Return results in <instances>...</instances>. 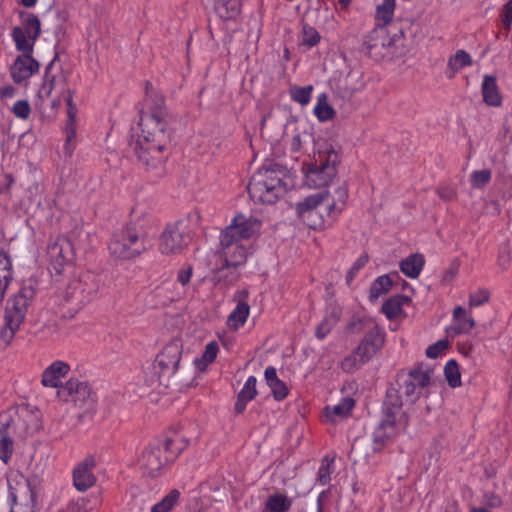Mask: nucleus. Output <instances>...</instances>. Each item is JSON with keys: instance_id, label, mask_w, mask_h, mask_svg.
Masks as SVG:
<instances>
[{"instance_id": "obj_1", "label": "nucleus", "mask_w": 512, "mask_h": 512, "mask_svg": "<svg viewBox=\"0 0 512 512\" xmlns=\"http://www.w3.org/2000/svg\"><path fill=\"white\" fill-rule=\"evenodd\" d=\"M145 95L139 121L140 133L133 150L150 177L156 181L166 174L165 151L170 140V115L163 95L150 82L145 83Z\"/></svg>"}, {"instance_id": "obj_2", "label": "nucleus", "mask_w": 512, "mask_h": 512, "mask_svg": "<svg viewBox=\"0 0 512 512\" xmlns=\"http://www.w3.org/2000/svg\"><path fill=\"white\" fill-rule=\"evenodd\" d=\"M429 383L430 371L424 370L423 366L419 365L409 371L406 376H402L399 390L395 388L387 390L382 409L383 417L373 432L374 451H379L387 441L404 431L408 426V416L403 411L400 393L408 401L414 403Z\"/></svg>"}, {"instance_id": "obj_3", "label": "nucleus", "mask_w": 512, "mask_h": 512, "mask_svg": "<svg viewBox=\"0 0 512 512\" xmlns=\"http://www.w3.org/2000/svg\"><path fill=\"white\" fill-rule=\"evenodd\" d=\"M339 163L338 150L329 142L320 143L313 162L308 166L306 184L310 188L326 187L335 178Z\"/></svg>"}, {"instance_id": "obj_4", "label": "nucleus", "mask_w": 512, "mask_h": 512, "mask_svg": "<svg viewBox=\"0 0 512 512\" xmlns=\"http://www.w3.org/2000/svg\"><path fill=\"white\" fill-rule=\"evenodd\" d=\"M34 297L35 289L31 285H25L8 300L4 317L5 326L0 333V340L5 347L11 343L16 331L23 324Z\"/></svg>"}, {"instance_id": "obj_5", "label": "nucleus", "mask_w": 512, "mask_h": 512, "mask_svg": "<svg viewBox=\"0 0 512 512\" xmlns=\"http://www.w3.org/2000/svg\"><path fill=\"white\" fill-rule=\"evenodd\" d=\"M281 174L274 168H262L254 173L248 184L251 199L263 204L275 203L288 189Z\"/></svg>"}, {"instance_id": "obj_6", "label": "nucleus", "mask_w": 512, "mask_h": 512, "mask_svg": "<svg viewBox=\"0 0 512 512\" xmlns=\"http://www.w3.org/2000/svg\"><path fill=\"white\" fill-rule=\"evenodd\" d=\"M99 280L92 273H84L70 280L63 293V301L73 313L79 312L98 294Z\"/></svg>"}, {"instance_id": "obj_7", "label": "nucleus", "mask_w": 512, "mask_h": 512, "mask_svg": "<svg viewBox=\"0 0 512 512\" xmlns=\"http://www.w3.org/2000/svg\"><path fill=\"white\" fill-rule=\"evenodd\" d=\"M346 329L352 334L364 332V336L356 348L369 361L381 351L385 344V331L373 319H353L347 324Z\"/></svg>"}, {"instance_id": "obj_8", "label": "nucleus", "mask_w": 512, "mask_h": 512, "mask_svg": "<svg viewBox=\"0 0 512 512\" xmlns=\"http://www.w3.org/2000/svg\"><path fill=\"white\" fill-rule=\"evenodd\" d=\"M220 255L224 259V263L217 269L219 274V282L225 279V284L231 286L235 284L240 275L237 272H231L230 276L224 275L225 270L234 268L237 269L243 266L248 257L247 248L241 244L240 240L233 237H227V235L221 233L220 236Z\"/></svg>"}, {"instance_id": "obj_9", "label": "nucleus", "mask_w": 512, "mask_h": 512, "mask_svg": "<svg viewBox=\"0 0 512 512\" xmlns=\"http://www.w3.org/2000/svg\"><path fill=\"white\" fill-rule=\"evenodd\" d=\"M150 246L135 227L127 226L113 234L108 249L114 258L126 260L139 256Z\"/></svg>"}, {"instance_id": "obj_10", "label": "nucleus", "mask_w": 512, "mask_h": 512, "mask_svg": "<svg viewBox=\"0 0 512 512\" xmlns=\"http://www.w3.org/2000/svg\"><path fill=\"white\" fill-rule=\"evenodd\" d=\"M191 241L188 224L179 220L166 225L159 239V250L162 254H178L186 248Z\"/></svg>"}, {"instance_id": "obj_11", "label": "nucleus", "mask_w": 512, "mask_h": 512, "mask_svg": "<svg viewBox=\"0 0 512 512\" xmlns=\"http://www.w3.org/2000/svg\"><path fill=\"white\" fill-rule=\"evenodd\" d=\"M40 33L39 18L35 14L27 13L22 15V26L14 27L11 36L18 51L33 52Z\"/></svg>"}, {"instance_id": "obj_12", "label": "nucleus", "mask_w": 512, "mask_h": 512, "mask_svg": "<svg viewBox=\"0 0 512 512\" xmlns=\"http://www.w3.org/2000/svg\"><path fill=\"white\" fill-rule=\"evenodd\" d=\"M328 193L319 192L306 197L296 205L298 217L312 229H320L325 226L326 220L320 213V207L327 202Z\"/></svg>"}, {"instance_id": "obj_13", "label": "nucleus", "mask_w": 512, "mask_h": 512, "mask_svg": "<svg viewBox=\"0 0 512 512\" xmlns=\"http://www.w3.org/2000/svg\"><path fill=\"white\" fill-rule=\"evenodd\" d=\"M182 355V345L179 341L168 343L158 353L153 363L154 373L158 375L159 380L162 377H171L178 369Z\"/></svg>"}, {"instance_id": "obj_14", "label": "nucleus", "mask_w": 512, "mask_h": 512, "mask_svg": "<svg viewBox=\"0 0 512 512\" xmlns=\"http://www.w3.org/2000/svg\"><path fill=\"white\" fill-rule=\"evenodd\" d=\"M167 464V458L163 455L160 443H151L146 446L139 458L140 468L148 477L158 476Z\"/></svg>"}, {"instance_id": "obj_15", "label": "nucleus", "mask_w": 512, "mask_h": 512, "mask_svg": "<svg viewBox=\"0 0 512 512\" xmlns=\"http://www.w3.org/2000/svg\"><path fill=\"white\" fill-rule=\"evenodd\" d=\"M261 222L252 216L236 215L222 233L237 240L249 239L260 231Z\"/></svg>"}, {"instance_id": "obj_16", "label": "nucleus", "mask_w": 512, "mask_h": 512, "mask_svg": "<svg viewBox=\"0 0 512 512\" xmlns=\"http://www.w3.org/2000/svg\"><path fill=\"white\" fill-rule=\"evenodd\" d=\"M10 66V75L16 84L26 82L31 76L39 72L40 64L32 57L33 52L20 51Z\"/></svg>"}, {"instance_id": "obj_17", "label": "nucleus", "mask_w": 512, "mask_h": 512, "mask_svg": "<svg viewBox=\"0 0 512 512\" xmlns=\"http://www.w3.org/2000/svg\"><path fill=\"white\" fill-rule=\"evenodd\" d=\"M392 40L388 35V31L384 25L377 24L365 38L364 49L366 53L374 58H382L391 45Z\"/></svg>"}, {"instance_id": "obj_18", "label": "nucleus", "mask_w": 512, "mask_h": 512, "mask_svg": "<svg viewBox=\"0 0 512 512\" xmlns=\"http://www.w3.org/2000/svg\"><path fill=\"white\" fill-rule=\"evenodd\" d=\"M57 393L63 401H72L80 405L86 403L92 397L89 384L77 379L68 380L65 385H61Z\"/></svg>"}, {"instance_id": "obj_19", "label": "nucleus", "mask_w": 512, "mask_h": 512, "mask_svg": "<svg viewBox=\"0 0 512 512\" xmlns=\"http://www.w3.org/2000/svg\"><path fill=\"white\" fill-rule=\"evenodd\" d=\"M96 461L93 456H87L83 461L79 462L73 470L74 487L81 492L92 487L96 482L93 469Z\"/></svg>"}, {"instance_id": "obj_20", "label": "nucleus", "mask_w": 512, "mask_h": 512, "mask_svg": "<svg viewBox=\"0 0 512 512\" xmlns=\"http://www.w3.org/2000/svg\"><path fill=\"white\" fill-rule=\"evenodd\" d=\"M249 291L247 289L238 290L233 295V301L236 307L229 314L227 324L230 328L237 330L242 327L250 313V306L248 304Z\"/></svg>"}, {"instance_id": "obj_21", "label": "nucleus", "mask_w": 512, "mask_h": 512, "mask_svg": "<svg viewBox=\"0 0 512 512\" xmlns=\"http://www.w3.org/2000/svg\"><path fill=\"white\" fill-rule=\"evenodd\" d=\"M48 257L56 270H60L73 258L72 246L66 238H57L48 246Z\"/></svg>"}, {"instance_id": "obj_22", "label": "nucleus", "mask_w": 512, "mask_h": 512, "mask_svg": "<svg viewBox=\"0 0 512 512\" xmlns=\"http://www.w3.org/2000/svg\"><path fill=\"white\" fill-rule=\"evenodd\" d=\"M70 371V365L64 361L57 360L44 369L41 384L44 387L59 388L61 379Z\"/></svg>"}, {"instance_id": "obj_23", "label": "nucleus", "mask_w": 512, "mask_h": 512, "mask_svg": "<svg viewBox=\"0 0 512 512\" xmlns=\"http://www.w3.org/2000/svg\"><path fill=\"white\" fill-rule=\"evenodd\" d=\"M57 58L55 56L45 69L43 83L38 91V96L42 99L49 98L57 86H65L66 84V77L61 71L56 74L51 73Z\"/></svg>"}, {"instance_id": "obj_24", "label": "nucleus", "mask_w": 512, "mask_h": 512, "mask_svg": "<svg viewBox=\"0 0 512 512\" xmlns=\"http://www.w3.org/2000/svg\"><path fill=\"white\" fill-rule=\"evenodd\" d=\"M65 102L68 106V122L65 128L66 140L64 144L65 154L71 156L76 147V128H75V113L72 92L70 89H67V96L65 98Z\"/></svg>"}, {"instance_id": "obj_25", "label": "nucleus", "mask_w": 512, "mask_h": 512, "mask_svg": "<svg viewBox=\"0 0 512 512\" xmlns=\"http://www.w3.org/2000/svg\"><path fill=\"white\" fill-rule=\"evenodd\" d=\"M410 298L405 295H394L382 305V312L388 319H396L403 314V306L410 303Z\"/></svg>"}, {"instance_id": "obj_26", "label": "nucleus", "mask_w": 512, "mask_h": 512, "mask_svg": "<svg viewBox=\"0 0 512 512\" xmlns=\"http://www.w3.org/2000/svg\"><path fill=\"white\" fill-rule=\"evenodd\" d=\"M482 94L484 102L489 106H499L501 104V96L497 86L496 77L485 75L482 83Z\"/></svg>"}, {"instance_id": "obj_27", "label": "nucleus", "mask_w": 512, "mask_h": 512, "mask_svg": "<svg viewBox=\"0 0 512 512\" xmlns=\"http://www.w3.org/2000/svg\"><path fill=\"white\" fill-rule=\"evenodd\" d=\"M12 280L13 270L11 260L8 254L2 251L0 252V304Z\"/></svg>"}, {"instance_id": "obj_28", "label": "nucleus", "mask_w": 512, "mask_h": 512, "mask_svg": "<svg viewBox=\"0 0 512 512\" xmlns=\"http://www.w3.org/2000/svg\"><path fill=\"white\" fill-rule=\"evenodd\" d=\"M163 455L167 458V462L174 461L179 454L188 446V441L182 437L166 438L160 443Z\"/></svg>"}, {"instance_id": "obj_29", "label": "nucleus", "mask_w": 512, "mask_h": 512, "mask_svg": "<svg viewBox=\"0 0 512 512\" xmlns=\"http://www.w3.org/2000/svg\"><path fill=\"white\" fill-rule=\"evenodd\" d=\"M425 259L421 254H412L400 262V270L410 278H417L423 269Z\"/></svg>"}, {"instance_id": "obj_30", "label": "nucleus", "mask_w": 512, "mask_h": 512, "mask_svg": "<svg viewBox=\"0 0 512 512\" xmlns=\"http://www.w3.org/2000/svg\"><path fill=\"white\" fill-rule=\"evenodd\" d=\"M472 64L471 56L464 50H458L456 53L451 56L448 60L447 64V76L448 78H453L454 75L466 66H470Z\"/></svg>"}, {"instance_id": "obj_31", "label": "nucleus", "mask_w": 512, "mask_h": 512, "mask_svg": "<svg viewBox=\"0 0 512 512\" xmlns=\"http://www.w3.org/2000/svg\"><path fill=\"white\" fill-rule=\"evenodd\" d=\"M355 405L354 400L351 397H344L341 401L330 407H325L326 416L331 420L335 421L336 418L347 417Z\"/></svg>"}, {"instance_id": "obj_32", "label": "nucleus", "mask_w": 512, "mask_h": 512, "mask_svg": "<svg viewBox=\"0 0 512 512\" xmlns=\"http://www.w3.org/2000/svg\"><path fill=\"white\" fill-rule=\"evenodd\" d=\"M453 318L455 321V326L453 327L455 334L468 333L475 326L474 320L467 316L465 309L461 306L454 308Z\"/></svg>"}, {"instance_id": "obj_33", "label": "nucleus", "mask_w": 512, "mask_h": 512, "mask_svg": "<svg viewBox=\"0 0 512 512\" xmlns=\"http://www.w3.org/2000/svg\"><path fill=\"white\" fill-rule=\"evenodd\" d=\"M368 362L369 360L355 348L350 354L343 358L340 362V368L345 373H353Z\"/></svg>"}, {"instance_id": "obj_34", "label": "nucleus", "mask_w": 512, "mask_h": 512, "mask_svg": "<svg viewBox=\"0 0 512 512\" xmlns=\"http://www.w3.org/2000/svg\"><path fill=\"white\" fill-rule=\"evenodd\" d=\"M348 198V190L346 186H340L334 193V199L331 203L326 204L327 216L334 219L344 208Z\"/></svg>"}, {"instance_id": "obj_35", "label": "nucleus", "mask_w": 512, "mask_h": 512, "mask_svg": "<svg viewBox=\"0 0 512 512\" xmlns=\"http://www.w3.org/2000/svg\"><path fill=\"white\" fill-rule=\"evenodd\" d=\"M10 422L3 423L0 427V459L7 464L13 454V441L7 433Z\"/></svg>"}, {"instance_id": "obj_36", "label": "nucleus", "mask_w": 512, "mask_h": 512, "mask_svg": "<svg viewBox=\"0 0 512 512\" xmlns=\"http://www.w3.org/2000/svg\"><path fill=\"white\" fill-rule=\"evenodd\" d=\"M314 114L321 122L328 121L334 118L336 112L327 101L325 93L317 97V103L314 107Z\"/></svg>"}, {"instance_id": "obj_37", "label": "nucleus", "mask_w": 512, "mask_h": 512, "mask_svg": "<svg viewBox=\"0 0 512 512\" xmlns=\"http://www.w3.org/2000/svg\"><path fill=\"white\" fill-rule=\"evenodd\" d=\"M292 501L284 494L275 493L268 497L265 507L270 512H287Z\"/></svg>"}, {"instance_id": "obj_38", "label": "nucleus", "mask_w": 512, "mask_h": 512, "mask_svg": "<svg viewBox=\"0 0 512 512\" xmlns=\"http://www.w3.org/2000/svg\"><path fill=\"white\" fill-rule=\"evenodd\" d=\"M240 0H217L216 10L221 18L232 19L240 12Z\"/></svg>"}, {"instance_id": "obj_39", "label": "nucleus", "mask_w": 512, "mask_h": 512, "mask_svg": "<svg viewBox=\"0 0 512 512\" xmlns=\"http://www.w3.org/2000/svg\"><path fill=\"white\" fill-rule=\"evenodd\" d=\"M393 284V279L389 275H382L375 279L370 287V298L377 299L379 296L387 293Z\"/></svg>"}, {"instance_id": "obj_40", "label": "nucleus", "mask_w": 512, "mask_h": 512, "mask_svg": "<svg viewBox=\"0 0 512 512\" xmlns=\"http://www.w3.org/2000/svg\"><path fill=\"white\" fill-rule=\"evenodd\" d=\"M313 90L314 88L312 85L304 87L295 85L289 89V95L294 102L305 106L310 102Z\"/></svg>"}, {"instance_id": "obj_41", "label": "nucleus", "mask_w": 512, "mask_h": 512, "mask_svg": "<svg viewBox=\"0 0 512 512\" xmlns=\"http://www.w3.org/2000/svg\"><path fill=\"white\" fill-rule=\"evenodd\" d=\"M444 375L448 385L452 388L461 386V374L455 360H449L444 367Z\"/></svg>"}, {"instance_id": "obj_42", "label": "nucleus", "mask_w": 512, "mask_h": 512, "mask_svg": "<svg viewBox=\"0 0 512 512\" xmlns=\"http://www.w3.org/2000/svg\"><path fill=\"white\" fill-rule=\"evenodd\" d=\"M179 496L178 490H171L160 502L152 507L151 512H170L177 504Z\"/></svg>"}, {"instance_id": "obj_43", "label": "nucleus", "mask_w": 512, "mask_h": 512, "mask_svg": "<svg viewBox=\"0 0 512 512\" xmlns=\"http://www.w3.org/2000/svg\"><path fill=\"white\" fill-rule=\"evenodd\" d=\"M395 9V0H383L376 9V19L382 21L385 26L392 20Z\"/></svg>"}, {"instance_id": "obj_44", "label": "nucleus", "mask_w": 512, "mask_h": 512, "mask_svg": "<svg viewBox=\"0 0 512 512\" xmlns=\"http://www.w3.org/2000/svg\"><path fill=\"white\" fill-rule=\"evenodd\" d=\"M492 178V171L490 169L475 170L470 175V183L474 189L484 188Z\"/></svg>"}, {"instance_id": "obj_45", "label": "nucleus", "mask_w": 512, "mask_h": 512, "mask_svg": "<svg viewBox=\"0 0 512 512\" xmlns=\"http://www.w3.org/2000/svg\"><path fill=\"white\" fill-rule=\"evenodd\" d=\"M333 458L324 457L318 469L317 480L321 485H327L331 481V474L334 472Z\"/></svg>"}, {"instance_id": "obj_46", "label": "nucleus", "mask_w": 512, "mask_h": 512, "mask_svg": "<svg viewBox=\"0 0 512 512\" xmlns=\"http://www.w3.org/2000/svg\"><path fill=\"white\" fill-rule=\"evenodd\" d=\"M320 41V34L311 26L304 25L302 29L301 44L311 48L317 45Z\"/></svg>"}, {"instance_id": "obj_47", "label": "nucleus", "mask_w": 512, "mask_h": 512, "mask_svg": "<svg viewBox=\"0 0 512 512\" xmlns=\"http://www.w3.org/2000/svg\"><path fill=\"white\" fill-rule=\"evenodd\" d=\"M218 350V344L214 341L206 345L201 359L197 361L200 369L205 368L209 363L215 360Z\"/></svg>"}, {"instance_id": "obj_48", "label": "nucleus", "mask_w": 512, "mask_h": 512, "mask_svg": "<svg viewBox=\"0 0 512 512\" xmlns=\"http://www.w3.org/2000/svg\"><path fill=\"white\" fill-rule=\"evenodd\" d=\"M368 260H369V256L367 253L361 254L356 259V261L353 263V265L348 270L347 275H346V283L348 285L351 284V282L353 281V279L355 278L357 273L360 271V269H362L368 263Z\"/></svg>"}, {"instance_id": "obj_49", "label": "nucleus", "mask_w": 512, "mask_h": 512, "mask_svg": "<svg viewBox=\"0 0 512 512\" xmlns=\"http://www.w3.org/2000/svg\"><path fill=\"white\" fill-rule=\"evenodd\" d=\"M12 113L16 118L27 120L31 115V107L27 100H18L12 107Z\"/></svg>"}, {"instance_id": "obj_50", "label": "nucleus", "mask_w": 512, "mask_h": 512, "mask_svg": "<svg viewBox=\"0 0 512 512\" xmlns=\"http://www.w3.org/2000/svg\"><path fill=\"white\" fill-rule=\"evenodd\" d=\"M256 383V377L249 376L238 395L251 401L257 394Z\"/></svg>"}, {"instance_id": "obj_51", "label": "nucleus", "mask_w": 512, "mask_h": 512, "mask_svg": "<svg viewBox=\"0 0 512 512\" xmlns=\"http://www.w3.org/2000/svg\"><path fill=\"white\" fill-rule=\"evenodd\" d=\"M268 386L270 387L272 395L276 401H282L287 397L289 390L282 380L279 379Z\"/></svg>"}, {"instance_id": "obj_52", "label": "nucleus", "mask_w": 512, "mask_h": 512, "mask_svg": "<svg viewBox=\"0 0 512 512\" xmlns=\"http://www.w3.org/2000/svg\"><path fill=\"white\" fill-rule=\"evenodd\" d=\"M449 342L447 340H439L436 343L430 345L426 350V355L429 358L435 359L441 355L444 350L448 348Z\"/></svg>"}, {"instance_id": "obj_53", "label": "nucleus", "mask_w": 512, "mask_h": 512, "mask_svg": "<svg viewBox=\"0 0 512 512\" xmlns=\"http://www.w3.org/2000/svg\"><path fill=\"white\" fill-rule=\"evenodd\" d=\"M489 299V292L485 289H480L475 293L470 294V306L478 307L487 302Z\"/></svg>"}, {"instance_id": "obj_54", "label": "nucleus", "mask_w": 512, "mask_h": 512, "mask_svg": "<svg viewBox=\"0 0 512 512\" xmlns=\"http://www.w3.org/2000/svg\"><path fill=\"white\" fill-rule=\"evenodd\" d=\"M334 326L335 325L332 324V322H330L326 317H324L323 320L316 327L315 336L319 340H323L331 332Z\"/></svg>"}, {"instance_id": "obj_55", "label": "nucleus", "mask_w": 512, "mask_h": 512, "mask_svg": "<svg viewBox=\"0 0 512 512\" xmlns=\"http://www.w3.org/2000/svg\"><path fill=\"white\" fill-rule=\"evenodd\" d=\"M501 23L504 29L509 30L512 25V0H508V2L504 5L503 11L501 13Z\"/></svg>"}, {"instance_id": "obj_56", "label": "nucleus", "mask_w": 512, "mask_h": 512, "mask_svg": "<svg viewBox=\"0 0 512 512\" xmlns=\"http://www.w3.org/2000/svg\"><path fill=\"white\" fill-rule=\"evenodd\" d=\"M342 315V308L337 304H330L326 309V317L332 324L336 325Z\"/></svg>"}, {"instance_id": "obj_57", "label": "nucleus", "mask_w": 512, "mask_h": 512, "mask_svg": "<svg viewBox=\"0 0 512 512\" xmlns=\"http://www.w3.org/2000/svg\"><path fill=\"white\" fill-rule=\"evenodd\" d=\"M437 195L444 201H451L456 198V190L448 185L439 186L436 189Z\"/></svg>"}, {"instance_id": "obj_58", "label": "nucleus", "mask_w": 512, "mask_h": 512, "mask_svg": "<svg viewBox=\"0 0 512 512\" xmlns=\"http://www.w3.org/2000/svg\"><path fill=\"white\" fill-rule=\"evenodd\" d=\"M309 138H311V135L307 132L295 134L291 140V151L299 152L302 148V143Z\"/></svg>"}, {"instance_id": "obj_59", "label": "nucleus", "mask_w": 512, "mask_h": 512, "mask_svg": "<svg viewBox=\"0 0 512 512\" xmlns=\"http://www.w3.org/2000/svg\"><path fill=\"white\" fill-rule=\"evenodd\" d=\"M192 275H193V267L191 265H186L185 267L181 268L178 271L177 281L181 285L186 286L190 282Z\"/></svg>"}, {"instance_id": "obj_60", "label": "nucleus", "mask_w": 512, "mask_h": 512, "mask_svg": "<svg viewBox=\"0 0 512 512\" xmlns=\"http://www.w3.org/2000/svg\"><path fill=\"white\" fill-rule=\"evenodd\" d=\"M510 262H511V256H510L509 251L507 249L500 251L499 256H498L499 266L502 267L503 269H507L510 265Z\"/></svg>"}, {"instance_id": "obj_61", "label": "nucleus", "mask_w": 512, "mask_h": 512, "mask_svg": "<svg viewBox=\"0 0 512 512\" xmlns=\"http://www.w3.org/2000/svg\"><path fill=\"white\" fill-rule=\"evenodd\" d=\"M485 502L489 507L492 508L500 507L502 505L501 498L494 493L486 494Z\"/></svg>"}, {"instance_id": "obj_62", "label": "nucleus", "mask_w": 512, "mask_h": 512, "mask_svg": "<svg viewBox=\"0 0 512 512\" xmlns=\"http://www.w3.org/2000/svg\"><path fill=\"white\" fill-rule=\"evenodd\" d=\"M264 376H265L267 385H270L271 383L279 380V378L277 377L276 369L273 366H268L265 369Z\"/></svg>"}, {"instance_id": "obj_63", "label": "nucleus", "mask_w": 512, "mask_h": 512, "mask_svg": "<svg viewBox=\"0 0 512 512\" xmlns=\"http://www.w3.org/2000/svg\"><path fill=\"white\" fill-rule=\"evenodd\" d=\"M16 93V89L12 85H6L0 88V98H12Z\"/></svg>"}, {"instance_id": "obj_64", "label": "nucleus", "mask_w": 512, "mask_h": 512, "mask_svg": "<svg viewBox=\"0 0 512 512\" xmlns=\"http://www.w3.org/2000/svg\"><path fill=\"white\" fill-rule=\"evenodd\" d=\"M250 400L248 399H245V398H242L241 396L238 395L237 397V401L235 403V412L237 414H241L244 412L245 408H246V405L247 403L249 402Z\"/></svg>"}]
</instances>
